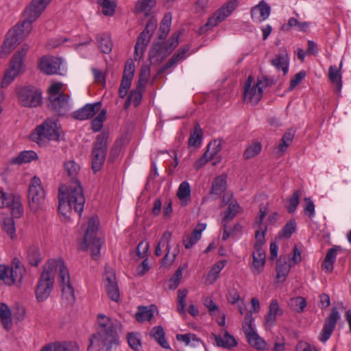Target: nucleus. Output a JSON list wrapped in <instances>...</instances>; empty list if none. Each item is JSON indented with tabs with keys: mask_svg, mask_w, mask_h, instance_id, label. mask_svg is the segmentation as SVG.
<instances>
[{
	"mask_svg": "<svg viewBox=\"0 0 351 351\" xmlns=\"http://www.w3.org/2000/svg\"><path fill=\"white\" fill-rule=\"evenodd\" d=\"M51 1V0L32 1L25 11L27 19L21 23H17L7 32L5 39L0 49V53L9 54L29 34L32 28V23L40 16Z\"/></svg>",
	"mask_w": 351,
	"mask_h": 351,
	"instance_id": "1",
	"label": "nucleus"
},
{
	"mask_svg": "<svg viewBox=\"0 0 351 351\" xmlns=\"http://www.w3.org/2000/svg\"><path fill=\"white\" fill-rule=\"evenodd\" d=\"M58 270L60 283L66 282L69 270L62 259H50L43 267L36 285V298L38 302H43L50 295L53 287L55 271Z\"/></svg>",
	"mask_w": 351,
	"mask_h": 351,
	"instance_id": "2",
	"label": "nucleus"
},
{
	"mask_svg": "<svg viewBox=\"0 0 351 351\" xmlns=\"http://www.w3.org/2000/svg\"><path fill=\"white\" fill-rule=\"evenodd\" d=\"M58 211L66 219H70L72 208L81 215L84 210L85 198L80 182L76 181L73 186L62 185L58 190Z\"/></svg>",
	"mask_w": 351,
	"mask_h": 351,
	"instance_id": "3",
	"label": "nucleus"
},
{
	"mask_svg": "<svg viewBox=\"0 0 351 351\" xmlns=\"http://www.w3.org/2000/svg\"><path fill=\"white\" fill-rule=\"evenodd\" d=\"M110 351V317L99 314L87 351Z\"/></svg>",
	"mask_w": 351,
	"mask_h": 351,
	"instance_id": "4",
	"label": "nucleus"
},
{
	"mask_svg": "<svg viewBox=\"0 0 351 351\" xmlns=\"http://www.w3.org/2000/svg\"><path fill=\"white\" fill-rule=\"evenodd\" d=\"M99 226L98 217H91L88 220L84 235L79 243L80 250L82 251L90 250L91 256L95 260L99 257L100 250L104 243L101 237L98 234Z\"/></svg>",
	"mask_w": 351,
	"mask_h": 351,
	"instance_id": "5",
	"label": "nucleus"
},
{
	"mask_svg": "<svg viewBox=\"0 0 351 351\" xmlns=\"http://www.w3.org/2000/svg\"><path fill=\"white\" fill-rule=\"evenodd\" d=\"M29 46L24 44L14 53L10 61V66L5 71L4 77L1 82V87H7L19 74L25 72L24 58L29 50Z\"/></svg>",
	"mask_w": 351,
	"mask_h": 351,
	"instance_id": "6",
	"label": "nucleus"
},
{
	"mask_svg": "<svg viewBox=\"0 0 351 351\" xmlns=\"http://www.w3.org/2000/svg\"><path fill=\"white\" fill-rule=\"evenodd\" d=\"M251 304L253 311H251L245 314L244 323L243 324V330L249 344L256 349L263 350L265 348V341L259 337L252 327V322L254 320L252 313L253 312H258L260 309V303L256 298H253L251 300Z\"/></svg>",
	"mask_w": 351,
	"mask_h": 351,
	"instance_id": "7",
	"label": "nucleus"
},
{
	"mask_svg": "<svg viewBox=\"0 0 351 351\" xmlns=\"http://www.w3.org/2000/svg\"><path fill=\"white\" fill-rule=\"evenodd\" d=\"M180 33L175 32L165 42L154 43L149 52V58L153 64H159L166 58L179 43Z\"/></svg>",
	"mask_w": 351,
	"mask_h": 351,
	"instance_id": "8",
	"label": "nucleus"
},
{
	"mask_svg": "<svg viewBox=\"0 0 351 351\" xmlns=\"http://www.w3.org/2000/svg\"><path fill=\"white\" fill-rule=\"evenodd\" d=\"M108 134L102 132L97 136L91 153V168L94 173L100 171L106 160Z\"/></svg>",
	"mask_w": 351,
	"mask_h": 351,
	"instance_id": "9",
	"label": "nucleus"
},
{
	"mask_svg": "<svg viewBox=\"0 0 351 351\" xmlns=\"http://www.w3.org/2000/svg\"><path fill=\"white\" fill-rule=\"evenodd\" d=\"M19 104L26 108H36L42 104V92L33 86L21 87L17 92Z\"/></svg>",
	"mask_w": 351,
	"mask_h": 351,
	"instance_id": "10",
	"label": "nucleus"
},
{
	"mask_svg": "<svg viewBox=\"0 0 351 351\" xmlns=\"http://www.w3.org/2000/svg\"><path fill=\"white\" fill-rule=\"evenodd\" d=\"M156 21L150 19L147 23L144 30L138 36L134 46V60L139 61L143 58L147 45L149 43L151 36L156 29Z\"/></svg>",
	"mask_w": 351,
	"mask_h": 351,
	"instance_id": "11",
	"label": "nucleus"
},
{
	"mask_svg": "<svg viewBox=\"0 0 351 351\" xmlns=\"http://www.w3.org/2000/svg\"><path fill=\"white\" fill-rule=\"evenodd\" d=\"M45 191L39 178L34 176L30 182L28 190V200L31 210L36 212L45 201Z\"/></svg>",
	"mask_w": 351,
	"mask_h": 351,
	"instance_id": "12",
	"label": "nucleus"
},
{
	"mask_svg": "<svg viewBox=\"0 0 351 351\" xmlns=\"http://www.w3.org/2000/svg\"><path fill=\"white\" fill-rule=\"evenodd\" d=\"M69 96L61 93L60 96H48L47 106L48 109L57 116H63L69 110Z\"/></svg>",
	"mask_w": 351,
	"mask_h": 351,
	"instance_id": "13",
	"label": "nucleus"
},
{
	"mask_svg": "<svg viewBox=\"0 0 351 351\" xmlns=\"http://www.w3.org/2000/svg\"><path fill=\"white\" fill-rule=\"evenodd\" d=\"M262 97V87L254 83V77L252 76H248L244 86V101L252 104H256L261 99Z\"/></svg>",
	"mask_w": 351,
	"mask_h": 351,
	"instance_id": "14",
	"label": "nucleus"
},
{
	"mask_svg": "<svg viewBox=\"0 0 351 351\" xmlns=\"http://www.w3.org/2000/svg\"><path fill=\"white\" fill-rule=\"evenodd\" d=\"M38 138H45L49 140L58 141L60 137L59 128L55 121L47 119L36 128Z\"/></svg>",
	"mask_w": 351,
	"mask_h": 351,
	"instance_id": "15",
	"label": "nucleus"
},
{
	"mask_svg": "<svg viewBox=\"0 0 351 351\" xmlns=\"http://www.w3.org/2000/svg\"><path fill=\"white\" fill-rule=\"evenodd\" d=\"M340 315L337 307H333L328 317L326 319L323 326V328L319 337L320 341L325 343L328 340L335 328L337 321L339 319Z\"/></svg>",
	"mask_w": 351,
	"mask_h": 351,
	"instance_id": "16",
	"label": "nucleus"
},
{
	"mask_svg": "<svg viewBox=\"0 0 351 351\" xmlns=\"http://www.w3.org/2000/svg\"><path fill=\"white\" fill-rule=\"evenodd\" d=\"M4 206H8L11 210L13 217L19 218L23 213L21 196L18 194L8 193L1 191Z\"/></svg>",
	"mask_w": 351,
	"mask_h": 351,
	"instance_id": "17",
	"label": "nucleus"
},
{
	"mask_svg": "<svg viewBox=\"0 0 351 351\" xmlns=\"http://www.w3.org/2000/svg\"><path fill=\"white\" fill-rule=\"evenodd\" d=\"M26 270L20 261L19 258L15 257L12 259L11 267H9V278H7V285H12L15 282H21Z\"/></svg>",
	"mask_w": 351,
	"mask_h": 351,
	"instance_id": "18",
	"label": "nucleus"
},
{
	"mask_svg": "<svg viewBox=\"0 0 351 351\" xmlns=\"http://www.w3.org/2000/svg\"><path fill=\"white\" fill-rule=\"evenodd\" d=\"M101 108L100 101L93 104H87L82 108L75 111L72 114L74 119L84 121L93 118Z\"/></svg>",
	"mask_w": 351,
	"mask_h": 351,
	"instance_id": "19",
	"label": "nucleus"
},
{
	"mask_svg": "<svg viewBox=\"0 0 351 351\" xmlns=\"http://www.w3.org/2000/svg\"><path fill=\"white\" fill-rule=\"evenodd\" d=\"M271 7L264 0L251 8L250 15L253 21L261 23L265 21L270 15Z\"/></svg>",
	"mask_w": 351,
	"mask_h": 351,
	"instance_id": "20",
	"label": "nucleus"
},
{
	"mask_svg": "<svg viewBox=\"0 0 351 351\" xmlns=\"http://www.w3.org/2000/svg\"><path fill=\"white\" fill-rule=\"evenodd\" d=\"M270 62L278 71H282L284 75L287 74L289 67V56L285 49H280L278 53L271 60Z\"/></svg>",
	"mask_w": 351,
	"mask_h": 351,
	"instance_id": "21",
	"label": "nucleus"
},
{
	"mask_svg": "<svg viewBox=\"0 0 351 351\" xmlns=\"http://www.w3.org/2000/svg\"><path fill=\"white\" fill-rule=\"evenodd\" d=\"M58 60V58L53 57H43L40 61L39 68L45 74H56L60 69Z\"/></svg>",
	"mask_w": 351,
	"mask_h": 351,
	"instance_id": "22",
	"label": "nucleus"
},
{
	"mask_svg": "<svg viewBox=\"0 0 351 351\" xmlns=\"http://www.w3.org/2000/svg\"><path fill=\"white\" fill-rule=\"evenodd\" d=\"M40 351H79V346L75 342H55L45 346Z\"/></svg>",
	"mask_w": 351,
	"mask_h": 351,
	"instance_id": "23",
	"label": "nucleus"
},
{
	"mask_svg": "<svg viewBox=\"0 0 351 351\" xmlns=\"http://www.w3.org/2000/svg\"><path fill=\"white\" fill-rule=\"evenodd\" d=\"M190 49L189 46L185 45L178 50V51L173 54V56L168 60V62L164 64L159 70V73H162L167 70L171 68L173 66L176 64L178 62L184 60L186 57V54Z\"/></svg>",
	"mask_w": 351,
	"mask_h": 351,
	"instance_id": "24",
	"label": "nucleus"
},
{
	"mask_svg": "<svg viewBox=\"0 0 351 351\" xmlns=\"http://www.w3.org/2000/svg\"><path fill=\"white\" fill-rule=\"evenodd\" d=\"M341 250L340 246H335L330 248L326 253L322 267L328 273H331L333 270V265L337 258V252Z\"/></svg>",
	"mask_w": 351,
	"mask_h": 351,
	"instance_id": "25",
	"label": "nucleus"
},
{
	"mask_svg": "<svg viewBox=\"0 0 351 351\" xmlns=\"http://www.w3.org/2000/svg\"><path fill=\"white\" fill-rule=\"evenodd\" d=\"M217 346L223 347L226 349H230L232 347H235L237 345V341L234 337L230 335L228 331H224L222 335H213Z\"/></svg>",
	"mask_w": 351,
	"mask_h": 351,
	"instance_id": "26",
	"label": "nucleus"
},
{
	"mask_svg": "<svg viewBox=\"0 0 351 351\" xmlns=\"http://www.w3.org/2000/svg\"><path fill=\"white\" fill-rule=\"evenodd\" d=\"M282 311L280 308L279 303L277 300H272L269 306V311L265 317V322L269 326H274L276 316L282 315Z\"/></svg>",
	"mask_w": 351,
	"mask_h": 351,
	"instance_id": "27",
	"label": "nucleus"
},
{
	"mask_svg": "<svg viewBox=\"0 0 351 351\" xmlns=\"http://www.w3.org/2000/svg\"><path fill=\"white\" fill-rule=\"evenodd\" d=\"M149 335L163 348H170V346L165 339V332L161 326L154 327L149 332Z\"/></svg>",
	"mask_w": 351,
	"mask_h": 351,
	"instance_id": "28",
	"label": "nucleus"
},
{
	"mask_svg": "<svg viewBox=\"0 0 351 351\" xmlns=\"http://www.w3.org/2000/svg\"><path fill=\"white\" fill-rule=\"evenodd\" d=\"M38 158L37 154L32 150L23 151L20 152L18 156L13 158L11 160L12 164L22 165L23 163H29L32 160Z\"/></svg>",
	"mask_w": 351,
	"mask_h": 351,
	"instance_id": "29",
	"label": "nucleus"
},
{
	"mask_svg": "<svg viewBox=\"0 0 351 351\" xmlns=\"http://www.w3.org/2000/svg\"><path fill=\"white\" fill-rule=\"evenodd\" d=\"M341 66V63L339 69L335 66H330L328 71L329 79L332 83L336 85V90L338 92H340L342 87L341 75L340 73Z\"/></svg>",
	"mask_w": 351,
	"mask_h": 351,
	"instance_id": "30",
	"label": "nucleus"
},
{
	"mask_svg": "<svg viewBox=\"0 0 351 351\" xmlns=\"http://www.w3.org/2000/svg\"><path fill=\"white\" fill-rule=\"evenodd\" d=\"M143 89H138V85L135 89L132 90L125 101L124 108L127 109L132 103L136 107L139 105L142 99V90Z\"/></svg>",
	"mask_w": 351,
	"mask_h": 351,
	"instance_id": "31",
	"label": "nucleus"
},
{
	"mask_svg": "<svg viewBox=\"0 0 351 351\" xmlns=\"http://www.w3.org/2000/svg\"><path fill=\"white\" fill-rule=\"evenodd\" d=\"M295 131L293 129H289L287 132H286L279 143L277 149L279 152H280V155L283 154L287 150V147L291 145L293 141V137L295 136Z\"/></svg>",
	"mask_w": 351,
	"mask_h": 351,
	"instance_id": "32",
	"label": "nucleus"
},
{
	"mask_svg": "<svg viewBox=\"0 0 351 351\" xmlns=\"http://www.w3.org/2000/svg\"><path fill=\"white\" fill-rule=\"evenodd\" d=\"M171 14L167 13L164 16L159 27V34H158V39L160 40H163L167 36L171 27Z\"/></svg>",
	"mask_w": 351,
	"mask_h": 351,
	"instance_id": "33",
	"label": "nucleus"
},
{
	"mask_svg": "<svg viewBox=\"0 0 351 351\" xmlns=\"http://www.w3.org/2000/svg\"><path fill=\"white\" fill-rule=\"evenodd\" d=\"M27 258L32 266H38L42 261V256L38 247L35 245L29 247L27 252Z\"/></svg>",
	"mask_w": 351,
	"mask_h": 351,
	"instance_id": "34",
	"label": "nucleus"
},
{
	"mask_svg": "<svg viewBox=\"0 0 351 351\" xmlns=\"http://www.w3.org/2000/svg\"><path fill=\"white\" fill-rule=\"evenodd\" d=\"M224 20L223 17L221 14H218V11L217 10L213 15L208 19L207 23L199 29V34H202L206 33L208 29L215 27Z\"/></svg>",
	"mask_w": 351,
	"mask_h": 351,
	"instance_id": "35",
	"label": "nucleus"
},
{
	"mask_svg": "<svg viewBox=\"0 0 351 351\" xmlns=\"http://www.w3.org/2000/svg\"><path fill=\"white\" fill-rule=\"evenodd\" d=\"M226 189V178L221 176L215 178L213 182L211 193L221 195Z\"/></svg>",
	"mask_w": 351,
	"mask_h": 351,
	"instance_id": "36",
	"label": "nucleus"
},
{
	"mask_svg": "<svg viewBox=\"0 0 351 351\" xmlns=\"http://www.w3.org/2000/svg\"><path fill=\"white\" fill-rule=\"evenodd\" d=\"M64 170L68 176L71 179V184L69 186H73L76 181L80 182L76 179V176L80 170V166L73 160H69L64 162Z\"/></svg>",
	"mask_w": 351,
	"mask_h": 351,
	"instance_id": "37",
	"label": "nucleus"
},
{
	"mask_svg": "<svg viewBox=\"0 0 351 351\" xmlns=\"http://www.w3.org/2000/svg\"><path fill=\"white\" fill-rule=\"evenodd\" d=\"M171 238V233L169 231H165L162 238L160 239V241L157 244L155 250V254L157 256H160L162 255V247H166V250L168 251V253H169L171 247L169 245V242Z\"/></svg>",
	"mask_w": 351,
	"mask_h": 351,
	"instance_id": "38",
	"label": "nucleus"
},
{
	"mask_svg": "<svg viewBox=\"0 0 351 351\" xmlns=\"http://www.w3.org/2000/svg\"><path fill=\"white\" fill-rule=\"evenodd\" d=\"M291 265L287 263H282L281 260L278 261L276 265V278L280 282H284L289 272Z\"/></svg>",
	"mask_w": 351,
	"mask_h": 351,
	"instance_id": "39",
	"label": "nucleus"
},
{
	"mask_svg": "<svg viewBox=\"0 0 351 351\" xmlns=\"http://www.w3.org/2000/svg\"><path fill=\"white\" fill-rule=\"evenodd\" d=\"M203 132L199 124L195 125L193 132L191 133L189 138V145L193 147H198L202 140Z\"/></svg>",
	"mask_w": 351,
	"mask_h": 351,
	"instance_id": "40",
	"label": "nucleus"
},
{
	"mask_svg": "<svg viewBox=\"0 0 351 351\" xmlns=\"http://www.w3.org/2000/svg\"><path fill=\"white\" fill-rule=\"evenodd\" d=\"M154 316V311L147 306H138V311L135 314L136 319L138 322L149 321Z\"/></svg>",
	"mask_w": 351,
	"mask_h": 351,
	"instance_id": "41",
	"label": "nucleus"
},
{
	"mask_svg": "<svg viewBox=\"0 0 351 351\" xmlns=\"http://www.w3.org/2000/svg\"><path fill=\"white\" fill-rule=\"evenodd\" d=\"M262 149V145L260 142L256 141L250 145L243 153V158L249 160L257 156Z\"/></svg>",
	"mask_w": 351,
	"mask_h": 351,
	"instance_id": "42",
	"label": "nucleus"
},
{
	"mask_svg": "<svg viewBox=\"0 0 351 351\" xmlns=\"http://www.w3.org/2000/svg\"><path fill=\"white\" fill-rule=\"evenodd\" d=\"M237 5V0H230L224 3L221 8L217 10L218 14H221L223 19H226L236 9Z\"/></svg>",
	"mask_w": 351,
	"mask_h": 351,
	"instance_id": "43",
	"label": "nucleus"
},
{
	"mask_svg": "<svg viewBox=\"0 0 351 351\" xmlns=\"http://www.w3.org/2000/svg\"><path fill=\"white\" fill-rule=\"evenodd\" d=\"M309 27L307 22H300L296 19L291 17L288 21L287 26L282 25V30H288L289 27H296L298 31L306 32Z\"/></svg>",
	"mask_w": 351,
	"mask_h": 351,
	"instance_id": "44",
	"label": "nucleus"
},
{
	"mask_svg": "<svg viewBox=\"0 0 351 351\" xmlns=\"http://www.w3.org/2000/svg\"><path fill=\"white\" fill-rule=\"evenodd\" d=\"M239 208L240 206L236 201L231 202L224 213L223 221L228 222L232 220L239 213Z\"/></svg>",
	"mask_w": 351,
	"mask_h": 351,
	"instance_id": "45",
	"label": "nucleus"
},
{
	"mask_svg": "<svg viewBox=\"0 0 351 351\" xmlns=\"http://www.w3.org/2000/svg\"><path fill=\"white\" fill-rule=\"evenodd\" d=\"M3 229L11 239L15 237V222L12 217H5L3 222Z\"/></svg>",
	"mask_w": 351,
	"mask_h": 351,
	"instance_id": "46",
	"label": "nucleus"
},
{
	"mask_svg": "<svg viewBox=\"0 0 351 351\" xmlns=\"http://www.w3.org/2000/svg\"><path fill=\"white\" fill-rule=\"evenodd\" d=\"M106 110H101L97 116L91 121V129L93 132H97L101 130L103 127L104 121L106 119Z\"/></svg>",
	"mask_w": 351,
	"mask_h": 351,
	"instance_id": "47",
	"label": "nucleus"
},
{
	"mask_svg": "<svg viewBox=\"0 0 351 351\" xmlns=\"http://www.w3.org/2000/svg\"><path fill=\"white\" fill-rule=\"evenodd\" d=\"M296 230V223L295 220H290L282 228V230L279 232L280 238L289 239Z\"/></svg>",
	"mask_w": 351,
	"mask_h": 351,
	"instance_id": "48",
	"label": "nucleus"
},
{
	"mask_svg": "<svg viewBox=\"0 0 351 351\" xmlns=\"http://www.w3.org/2000/svg\"><path fill=\"white\" fill-rule=\"evenodd\" d=\"M289 305L293 311L301 313L306 307V302L302 297H296L290 299Z\"/></svg>",
	"mask_w": 351,
	"mask_h": 351,
	"instance_id": "49",
	"label": "nucleus"
},
{
	"mask_svg": "<svg viewBox=\"0 0 351 351\" xmlns=\"http://www.w3.org/2000/svg\"><path fill=\"white\" fill-rule=\"evenodd\" d=\"M301 195V191L300 190H297L294 191L292 195L289 198V205L287 207L288 213H293L296 210L300 202Z\"/></svg>",
	"mask_w": 351,
	"mask_h": 351,
	"instance_id": "50",
	"label": "nucleus"
},
{
	"mask_svg": "<svg viewBox=\"0 0 351 351\" xmlns=\"http://www.w3.org/2000/svg\"><path fill=\"white\" fill-rule=\"evenodd\" d=\"M252 271L254 273L260 274L265 265L266 256H257L256 254H252Z\"/></svg>",
	"mask_w": 351,
	"mask_h": 351,
	"instance_id": "51",
	"label": "nucleus"
},
{
	"mask_svg": "<svg viewBox=\"0 0 351 351\" xmlns=\"http://www.w3.org/2000/svg\"><path fill=\"white\" fill-rule=\"evenodd\" d=\"M225 266V261H218L211 267L208 274V278L210 280V282H215L218 278V275Z\"/></svg>",
	"mask_w": 351,
	"mask_h": 351,
	"instance_id": "52",
	"label": "nucleus"
},
{
	"mask_svg": "<svg viewBox=\"0 0 351 351\" xmlns=\"http://www.w3.org/2000/svg\"><path fill=\"white\" fill-rule=\"evenodd\" d=\"M127 339L130 347L133 350L138 351L141 348V340L140 339V335L138 333H128Z\"/></svg>",
	"mask_w": 351,
	"mask_h": 351,
	"instance_id": "53",
	"label": "nucleus"
},
{
	"mask_svg": "<svg viewBox=\"0 0 351 351\" xmlns=\"http://www.w3.org/2000/svg\"><path fill=\"white\" fill-rule=\"evenodd\" d=\"M150 75V69L148 66H143L141 69L138 82V89H144Z\"/></svg>",
	"mask_w": 351,
	"mask_h": 351,
	"instance_id": "54",
	"label": "nucleus"
},
{
	"mask_svg": "<svg viewBox=\"0 0 351 351\" xmlns=\"http://www.w3.org/2000/svg\"><path fill=\"white\" fill-rule=\"evenodd\" d=\"M156 5V0H138L135 5V12H141L150 10Z\"/></svg>",
	"mask_w": 351,
	"mask_h": 351,
	"instance_id": "55",
	"label": "nucleus"
},
{
	"mask_svg": "<svg viewBox=\"0 0 351 351\" xmlns=\"http://www.w3.org/2000/svg\"><path fill=\"white\" fill-rule=\"evenodd\" d=\"M188 294L186 289H179L178 291V311L180 314H185L186 298Z\"/></svg>",
	"mask_w": 351,
	"mask_h": 351,
	"instance_id": "56",
	"label": "nucleus"
},
{
	"mask_svg": "<svg viewBox=\"0 0 351 351\" xmlns=\"http://www.w3.org/2000/svg\"><path fill=\"white\" fill-rule=\"evenodd\" d=\"M176 339L178 341L184 343L186 346L190 345L191 341H193V342L195 341L197 343H199L203 346V343L194 334H178L176 335Z\"/></svg>",
	"mask_w": 351,
	"mask_h": 351,
	"instance_id": "57",
	"label": "nucleus"
},
{
	"mask_svg": "<svg viewBox=\"0 0 351 351\" xmlns=\"http://www.w3.org/2000/svg\"><path fill=\"white\" fill-rule=\"evenodd\" d=\"M97 40L98 43V47L101 49V51L104 53H110V47L108 44L110 43V39L108 36L104 34H98L97 36Z\"/></svg>",
	"mask_w": 351,
	"mask_h": 351,
	"instance_id": "58",
	"label": "nucleus"
},
{
	"mask_svg": "<svg viewBox=\"0 0 351 351\" xmlns=\"http://www.w3.org/2000/svg\"><path fill=\"white\" fill-rule=\"evenodd\" d=\"M213 145L215 147L210 150L211 144H208L206 152L202 156L203 158L206 159V162L213 160L215 156L220 151V145L217 141H214Z\"/></svg>",
	"mask_w": 351,
	"mask_h": 351,
	"instance_id": "59",
	"label": "nucleus"
},
{
	"mask_svg": "<svg viewBox=\"0 0 351 351\" xmlns=\"http://www.w3.org/2000/svg\"><path fill=\"white\" fill-rule=\"evenodd\" d=\"M191 188L190 185L187 182H183L180 184L178 188L177 195L178 198L182 201L187 197H190Z\"/></svg>",
	"mask_w": 351,
	"mask_h": 351,
	"instance_id": "60",
	"label": "nucleus"
},
{
	"mask_svg": "<svg viewBox=\"0 0 351 351\" xmlns=\"http://www.w3.org/2000/svg\"><path fill=\"white\" fill-rule=\"evenodd\" d=\"M62 287V293L69 299H74V288L70 282V275L66 278V282L63 285L60 283Z\"/></svg>",
	"mask_w": 351,
	"mask_h": 351,
	"instance_id": "61",
	"label": "nucleus"
},
{
	"mask_svg": "<svg viewBox=\"0 0 351 351\" xmlns=\"http://www.w3.org/2000/svg\"><path fill=\"white\" fill-rule=\"evenodd\" d=\"M182 276V271L181 267H180L176 269L175 273L171 276V278L169 280L170 285H169V288L170 289H173V290L176 289L180 284V281Z\"/></svg>",
	"mask_w": 351,
	"mask_h": 351,
	"instance_id": "62",
	"label": "nucleus"
},
{
	"mask_svg": "<svg viewBox=\"0 0 351 351\" xmlns=\"http://www.w3.org/2000/svg\"><path fill=\"white\" fill-rule=\"evenodd\" d=\"M305 205L304 207V213L311 218L315 215V205L310 197L304 198Z\"/></svg>",
	"mask_w": 351,
	"mask_h": 351,
	"instance_id": "63",
	"label": "nucleus"
},
{
	"mask_svg": "<svg viewBox=\"0 0 351 351\" xmlns=\"http://www.w3.org/2000/svg\"><path fill=\"white\" fill-rule=\"evenodd\" d=\"M306 73L302 71L294 75V77L290 81V86L289 89L290 90H293L296 86H298L301 81L304 78Z\"/></svg>",
	"mask_w": 351,
	"mask_h": 351,
	"instance_id": "64",
	"label": "nucleus"
}]
</instances>
